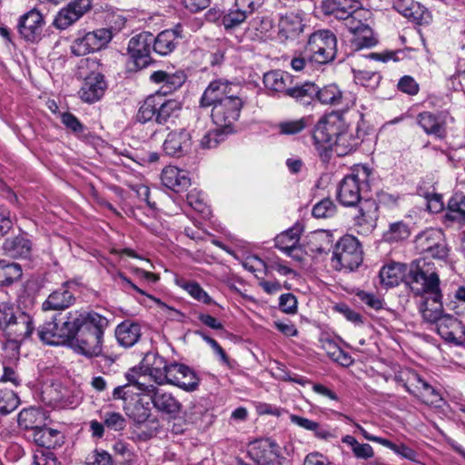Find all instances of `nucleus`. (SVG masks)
Masks as SVG:
<instances>
[{"mask_svg":"<svg viewBox=\"0 0 465 465\" xmlns=\"http://www.w3.org/2000/svg\"><path fill=\"white\" fill-rule=\"evenodd\" d=\"M290 420L292 423L306 430L313 431L314 436L318 439L327 440L333 437V434L328 430V428L307 418L295 414H291Z\"/></svg>","mask_w":465,"mask_h":465,"instance_id":"e433bc0d","label":"nucleus"},{"mask_svg":"<svg viewBox=\"0 0 465 465\" xmlns=\"http://www.w3.org/2000/svg\"><path fill=\"white\" fill-rule=\"evenodd\" d=\"M315 95L322 104H325L339 105L342 100V92L334 84L325 85L321 89L316 86Z\"/></svg>","mask_w":465,"mask_h":465,"instance_id":"79ce46f5","label":"nucleus"},{"mask_svg":"<svg viewBox=\"0 0 465 465\" xmlns=\"http://www.w3.org/2000/svg\"><path fill=\"white\" fill-rule=\"evenodd\" d=\"M115 337L122 346L132 347L141 337V327L138 323L122 322L115 330Z\"/></svg>","mask_w":465,"mask_h":465,"instance_id":"2f4dec72","label":"nucleus"},{"mask_svg":"<svg viewBox=\"0 0 465 465\" xmlns=\"http://www.w3.org/2000/svg\"><path fill=\"white\" fill-rule=\"evenodd\" d=\"M443 241V233L440 230L430 229L418 235L416 244L421 252H425L431 251L432 247H436Z\"/></svg>","mask_w":465,"mask_h":465,"instance_id":"ea45409f","label":"nucleus"},{"mask_svg":"<svg viewBox=\"0 0 465 465\" xmlns=\"http://www.w3.org/2000/svg\"><path fill=\"white\" fill-rule=\"evenodd\" d=\"M158 99H160V97L149 96L144 100L136 115L139 122L145 123L152 120L153 117L156 118L157 106L159 104Z\"/></svg>","mask_w":465,"mask_h":465,"instance_id":"8fccbe9b","label":"nucleus"},{"mask_svg":"<svg viewBox=\"0 0 465 465\" xmlns=\"http://www.w3.org/2000/svg\"><path fill=\"white\" fill-rule=\"evenodd\" d=\"M31 249L30 241L23 235L7 238L3 244L5 254L12 258H26L30 255Z\"/></svg>","mask_w":465,"mask_h":465,"instance_id":"7c9ffc66","label":"nucleus"},{"mask_svg":"<svg viewBox=\"0 0 465 465\" xmlns=\"http://www.w3.org/2000/svg\"><path fill=\"white\" fill-rule=\"evenodd\" d=\"M448 210L450 219L465 221V195L459 193L453 194L449 200Z\"/></svg>","mask_w":465,"mask_h":465,"instance_id":"de8ad7c7","label":"nucleus"},{"mask_svg":"<svg viewBox=\"0 0 465 465\" xmlns=\"http://www.w3.org/2000/svg\"><path fill=\"white\" fill-rule=\"evenodd\" d=\"M103 421L109 430L115 431L123 430L126 426L124 417L121 413L115 411L104 412L103 415Z\"/></svg>","mask_w":465,"mask_h":465,"instance_id":"13d9d810","label":"nucleus"},{"mask_svg":"<svg viewBox=\"0 0 465 465\" xmlns=\"http://www.w3.org/2000/svg\"><path fill=\"white\" fill-rule=\"evenodd\" d=\"M382 446L391 450L401 457L409 460L411 461H418V453L409 446L403 443H394L387 439L382 441Z\"/></svg>","mask_w":465,"mask_h":465,"instance_id":"5fc2aeb1","label":"nucleus"},{"mask_svg":"<svg viewBox=\"0 0 465 465\" xmlns=\"http://www.w3.org/2000/svg\"><path fill=\"white\" fill-rule=\"evenodd\" d=\"M109 28H99L90 32H79L71 45V52L75 56H83L105 47L112 40Z\"/></svg>","mask_w":465,"mask_h":465,"instance_id":"0eeeda50","label":"nucleus"},{"mask_svg":"<svg viewBox=\"0 0 465 465\" xmlns=\"http://www.w3.org/2000/svg\"><path fill=\"white\" fill-rule=\"evenodd\" d=\"M35 465H59L51 450H38L34 455Z\"/></svg>","mask_w":465,"mask_h":465,"instance_id":"e2e57ef3","label":"nucleus"},{"mask_svg":"<svg viewBox=\"0 0 465 465\" xmlns=\"http://www.w3.org/2000/svg\"><path fill=\"white\" fill-rule=\"evenodd\" d=\"M370 174L369 169L362 167L356 173L345 176L338 188V200L344 206H354L361 200L363 182Z\"/></svg>","mask_w":465,"mask_h":465,"instance_id":"9d476101","label":"nucleus"},{"mask_svg":"<svg viewBox=\"0 0 465 465\" xmlns=\"http://www.w3.org/2000/svg\"><path fill=\"white\" fill-rule=\"evenodd\" d=\"M361 134L358 126H350L340 114L331 113L317 123L312 138L315 144H328L342 157L356 150L361 143Z\"/></svg>","mask_w":465,"mask_h":465,"instance_id":"f03ea898","label":"nucleus"},{"mask_svg":"<svg viewBox=\"0 0 465 465\" xmlns=\"http://www.w3.org/2000/svg\"><path fill=\"white\" fill-rule=\"evenodd\" d=\"M420 311L426 322H435L437 324L443 316L441 299H439V301H431L430 298H426L420 303Z\"/></svg>","mask_w":465,"mask_h":465,"instance_id":"a19ab883","label":"nucleus"},{"mask_svg":"<svg viewBox=\"0 0 465 465\" xmlns=\"http://www.w3.org/2000/svg\"><path fill=\"white\" fill-rule=\"evenodd\" d=\"M18 396L11 390L0 389V413L8 414L19 405Z\"/></svg>","mask_w":465,"mask_h":465,"instance_id":"603ef678","label":"nucleus"},{"mask_svg":"<svg viewBox=\"0 0 465 465\" xmlns=\"http://www.w3.org/2000/svg\"><path fill=\"white\" fill-rule=\"evenodd\" d=\"M128 381L127 385L135 387L140 394L150 396L156 389V384L150 383L153 381L147 371H143L140 367L131 369L125 375Z\"/></svg>","mask_w":465,"mask_h":465,"instance_id":"c756f323","label":"nucleus"},{"mask_svg":"<svg viewBox=\"0 0 465 465\" xmlns=\"http://www.w3.org/2000/svg\"><path fill=\"white\" fill-rule=\"evenodd\" d=\"M398 88L410 95H415L419 92V84L414 78L410 75H405L400 79Z\"/></svg>","mask_w":465,"mask_h":465,"instance_id":"0e129e2a","label":"nucleus"},{"mask_svg":"<svg viewBox=\"0 0 465 465\" xmlns=\"http://www.w3.org/2000/svg\"><path fill=\"white\" fill-rule=\"evenodd\" d=\"M316 94V85L312 83H306L302 86H288L285 94L306 104Z\"/></svg>","mask_w":465,"mask_h":465,"instance_id":"37998d69","label":"nucleus"},{"mask_svg":"<svg viewBox=\"0 0 465 465\" xmlns=\"http://www.w3.org/2000/svg\"><path fill=\"white\" fill-rule=\"evenodd\" d=\"M137 437L142 440H148L156 436L160 429V422L157 418H152L145 423L137 427Z\"/></svg>","mask_w":465,"mask_h":465,"instance_id":"4d7b16f0","label":"nucleus"},{"mask_svg":"<svg viewBox=\"0 0 465 465\" xmlns=\"http://www.w3.org/2000/svg\"><path fill=\"white\" fill-rule=\"evenodd\" d=\"M409 236V227L402 222L391 223L389 230L383 235L384 240L389 242L402 241Z\"/></svg>","mask_w":465,"mask_h":465,"instance_id":"3c124183","label":"nucleus"},{"mask_svg":"<svg viewBox=\"0 0 465 465\" xmlns=\"http://www.w3.org/2000/svg\"><path fill=\"white\" fill-rule=\"evenodd\" d=\"M305 128V124L302 119L286 121L279 124L280 133L283 134H296Z\"/></svg>","mask_w":465,"mask_h":465,"instance_id":"680f3d73","label":"nucleus"},{"mask_svg":"<svg viewBox=\"0 0 465 465\" xmlns=\"http://www.w3.org/2000/svg\"><path fill=\"white\" fill-rule=\"evenodd\" d=\"M158 102L156 122L160 124L173 123L174 119L180 114L182 109L181 103L174 99L166 100L163 103Z\"/></svg>","mask_w":465,"mask_h":465,"instance_id":"c9c22d12","label":"nucleus"},{"mask_svg":"<svg viewBox=\"0 0 465 465\" xmlns=\"http://www.w3.org/2000/svg\"><path fill=\"white\" fill-rule=\"evenodd\" d=\"M166 384L177 386L186 391H193L199 386V378L188 366L170 363Z\"/></svg>","mask_w":465,"mask_h":465,"instance_id":"ddd939ff","label":"nucleus"},{"mask_svg":"<svg viewBox=\"0 0 465 465\" xmlns=\"http://www.w3.org/2000/svg\"><path fill=\"white\" fill-rule=\"evenodd\" d=\"M31 436L39 447L45 449V450L54 449L62 443L61 433L57 430L47 427L34 428Z\"/></svg>","mask_w":465,"mask_h":465,"instance_id":"bb28decb","label":"nucleus"},{"mask_svg":"<svg viewBox=\"0 0 465 465\" xmlns=\"http://www.w3.org/2000/svg\"><path fill=\"white\" fill-rule=\"evenodd\" d=\"M39 414L40 412L35 409H25L21 411L18 414L19 426L26 430L30 429L33 432L34 428L39 427L35 425V419Z\"/></svg>","mask_w":465,"mask_h":465,"instance_id":"052dcab7","label":"nucleus"},{"mask_svg":"<svg viewBox=\"0 0 465 465\" xmlns=\"http://www.w3.org/2000/svg\"><path fill=\"white\" fill-rule=\"evenodd\" d=\"M321 347L326 351L330 359L341 366L348 367L352 364V358L332 340L329 338L321 339Z\"/></svg>","mask_w":465,"mask_h":465,"instance_id":"58836bf2","label":"nucleus"},{"mask_svg":"<svg viewBox=\"0 0 465 465\" xmlns=\"http://www.w3.org/2000/svg\"><path fill=\"white\" fill-rule=\"evenodd\" d=\"M249 454L259 465L280 464V448L270 439L254 441Z\"/></svg>","mask_w":465,"mask_h":465,"instance_id":"2eb2a0df","label":"nucleus"},{"mask_svg":"<svg viewBox=\"0 0 465 465\" xmlns=\"http://www.w3.org/2000/svg\"><path fill=\"white\" fill-rule=\"evenodd\" d=\"M161 180L165 187L177 193L186 189L191 184V180L185 172L174 166L165 167L162 172Z\"/></svg>","mask_w":465,"mask_h":465,"instance_id":"393cba45","label":"nucleus"},{"mask_svg":"<svg viewBox=\"0 0 465 465\" xmlns=\"http://www.w3.org/2000/svg\"><path fill=\"white\" fill-rule=\"evenodd\" d=\"M304 26L299 14L286 13L279 20V35L286 40H294L303 32Z\"/></svg>","mask_w":465,"mask_h":465,"instance_id":"b1692460","label":"nucleus"},{"mask_svg":"<svg viewBox=\"0 0 465 465\" xmlns=\"http://www.w3.org/2000/svg\"><path fill=\"white\" fill-rule=\"evenodd\" d=\"M356 4L353 0H323L322 9L325 15L345 20L355 10Z\"/></svg>","mask_w":465,"mask_h":465,"instance_id":"cd10ccee","label":"nucleus"},{"mask_svg":"<svg viewBox=\"0 0 465 465\" xmlns=\"http://www.w3.org/2000/svg\"><path fill=\"white\" fill-rule=\"evenodd\" d=\"M393 8L406 18L416 23H420L423 20L425 9L414 0H393Z\"/></svg>","mask_w":465,"mask_h":465,"instance_id":"f704fd0d","label":"nucleus"},{"mask_svg":"<svg viewBox=\"0 0 465 465\" xmlns=\"http://www.w3.org/2000/svg\"><path fill=\"white\" fill-rule=\"evenodd\" d=\"M170 364L157 353H146L140 363V369L147 371L156 385L166 384Z\"/></svg>","mask_w":465,"mask_h":465,"instance_id":"dca6fc26","label":"nucleus"},{"mask_svg":"<svg viewBox=\"0 0 465 465\" xmlns=\"http://www.w3.org/2000/svg\"><path fill=\"white\" fill-rule=\"evenodd\" d=\"M107 84L103 74L99 73L88 75L79 92L83 101L93 104L102 98Z\"/></svg>","mask_w":465,"mask_h":465,"instance_id":"6ab92c4d","label":"nucleus"},{"mask_svg":"<svg viewBox=\"0 0 465 465\" xmlns=\"http://www.w3.org/2000/svg\"><path fill=\"white\" fill-rule=\"evenodd\" d=\"M437 325L438 333L448 341L459 343L464 334V327L460 321L451 315H443Z\"/></svg>","mask_w":465,"mask_h":465,"instance_id":"5701e85b","label":"nucleus"},{"mask_svg":"<svg viewBox=\"0 0 465 465\" xmlns=\"http://www.w3.org/2000/svg\"><path fill=\"white\" fill-rule=\"evenodd\" d=\"M150 79L155 84H162V89H164L163 93H172L183 85L186 75L182 71L174 73L155 71L151 74Z\"/></svg>","mask_w":465,"mask_h":465,"instance_id":"a878e982","label":"nucleus"},{"mask_svg":"<svg viewBox=\"0 0 465 465\" xmlns=\"http://www.w3.org/2000/svg\"><path fill=\"white\" fill-rule=\"evenodd\" d=\"M362 250L358 239L352 235H344L334 245L332 267L335 270L353 271L362 262Z\"/></svg>","mask_w":465,"mask_h":465,"instance_id":"423d86ee","label":"nucleus"},{"mask_svg":"<svg viewBox=\"0 0 465 465\" xmlns=\"http://www.w3.org/2000/svg\"><path fill=\"white\" fill-rule=\"evenodd\" d=\"M363 10H355L344 20L345 26L351 34H354L361 30V28L370 27L361 19Z\"/></svg>","mask_w":465,"mask_h":465,"instance_id":"bf43d9fd","label":"nucleus"},{"mask_svg":"<svg viewBox=\"0 0 465 465\" xmlns=\"http://www.w3.org/2000/svg\"><path fill=\"white\" fill-rule=\"evenodd\" d=\"M74 302V294L63 286L54 291L47 299L43 302L42 308L48 310H64L71 306Z\"/></svg>","mask_w":465,"mask_h":465,"instance_id":"c85d7f7f","label":"nucleus"},{"mask_svg":"<svg viewBox=\"0 0 465 465\" xmlns=\"http://www.w3.org/2000/svg\"><path fill=\"white\" fill-rule=\"evenodd\" d=\"M341 440L351 448L353 455L357 459L368 460L374 455L373 449L370 444L360 443L351 435L344 436Z\"/></svg>","mask_w":465,"mask_h":465,"instance_id":"49530a36","label":"nucleus"},{"mask_svg":"<svg viewBox=\"0 0 465 465\" xmlns=\"http://www.w3.org/2000/svg\"><path fill=\"white\" fill-rule=\"evenodd\" d=\"M62 123L74 133H82L84 129L79 120L70 113H64L61 116Z\"/></svg>","mask_w":465,"mask_h":465,"instance_id":"774afa93","label":"nucleus"},{"mask_svg":"<svg viewBox=\"0 0 465 465\" xmlns=\"http://www.w3.org/2000/svg\"><path fill=\"white\" fill-rule=\"evenodd\" d=\"M45 25L42 14L32 9L19 18L17 29L21 36L27 42H36L42 36Z\"/></svg>","mask_w":465,"mask_h":465,"instance_id":"4468645a","label":"nucleus"},{"mask_svg":"<svg viewBox=\"0 0 465 465\" xmlns=\"http://www.w3.org/2000/svg\"><path fill=\"white\" fill-rule=\"evenodd\" d=\"M408 284L416 296H424L431 301L442 298L440 289V277L425 262L413 263L409 271Z\"/></svg>","mask_w":465,"mask_h":465,"instance_id":"20e7f679","label":"nucleus"},{"mask_svg":"<svg viewBox=\"0 0 465 465\" xmlns=\"http://www.w3.org/2000/svg\"><path fill=\"white\" fill-rule=\"evenodd\" d=\"M400 378L404 381L405 389L423 403L428 405L440 406L442 399L440 393L415 371L405 370L401 371Z\"/></svg>","mask_w":465,"mask_h":465,"instance_id":"1a4fd4ad","label":"nucleus"},{"mask_svg":"<svg viewBox=\"0 0 465 465\" xmlns=\"http://www.w3.org/2000/svg\"><path fill=\"white\" fill-rule=\"evenodd\" d=\"M280 308L286 313H294L297 311V300L296 297L292 293H285L281 295Z\"/></svg>","mask_w":465,"mask_h":465,"instance_id":"69168bd1","label":"nucleus"},{"mask_svg":"<svg viewBox=\"0 0 465 465\" xmlns=\"http://www.w3.org/2000/svg\"><path fill=\"white\" fill-rule=\"evenodd\" d=\"M243 100L241 93L229 98H224L222 102L215 104L212 109V119L217 127L226 130L227 134L232 132V125L238 120L241 109L243 105Z\"/></svg>","mask_w":465,"mask_h":465,"instance_id":"6e6552de","label":"nucleus"},{"mask_svg":"<svg viewBox=\"0 0 465 465\" xmlns=\"http://www.w3.org/2000/svg\"><path fill=\"white\" fill-rule=\"evenodd\" d=\"M153 41V35L148 32L141 33L130 39L127 50L137 68L146 67L152 62L150 54Z\"/></svg>","mask_w":465,"mask_h":465,"instance_id":"f8f14e48","label":"nucleus"},{"mask_svg":"<svg viewBox=\"0 0 465 465\" xmlns=\"http://www.w3.org/2000/svg\"><path fill=\"white\" fill-rule=\"evenodd\" d=\"M302 227L293 226L289 230L280 233L275 238V246L283 251L286 254L292 256V252L296 250L300 242Z\"/></svg>","mask_w":465,"mask_h":465,"instance_id":"72a5a7b5","label":"nucleus"},{"mask_svg":"<svg viewBox=\"0 0 465 465\" xmlns=\"http://www.w3.org/2000/svg\"><path fill=\"white\" fill-rule=\"evenodd\" d=\"M90 6V0H76L70 3L58 13L54 20V25L60 29H65L89 10Z\"/></svg>","mask_w":465,"mask_h":465,"instance_id":"a211bd4d","label":"nucleus"},{"mask_svg":"<svg viewBox=\"0 0 465 465\" xmlns=\"http://www.w3.org/2000/svg\"><path fill=\"white\" fill-rule=\"evenodd\" d=\"M416 122L429 135L438 138H443L446 135L445 120L441 114L422 112L417 115Z\"/></svg>","mask_w":465,"mask_h":465,"instance_id":"4be33fe9","label":"nucleus"},{"mask_svg":"<svg viewBox=\"0 0 465 465\" xmlns=\"http://www.w3.org/2000/svg\"><path fill=\"white\" fill-rule=\"evenodd\" d=\"M226 130L217 127L214 130L207 132L200 141V145L203 149L216 147L224 139Z\"/></svg>","mask_w":465,"mask_h":465,"instance_id":"6e6d98bb","label":"nucleus"},{"mask_svg":"<svg viewBox=\"0 0 465 465\" xmlns=\"http://www.w3.org/2000/svg\"><path fill=\"white\" fill-rule=\"evenodd\" d=\"M149 397L153 408L160 412L175 417L181 411L182 404L179 401L172 393L160 389L158 386Z\"/></svg>","mask_w":465,"mask_h":465,"instance_id":"aec40b11","label":"nucleus"},{"mask_svg":"<svg viewBox=\"0 0 465 465\" xmlns=\"http://www.w3.org/2000/svg\"><path fill=\"white\" fill-rule=\"evenodd\" d=\"M292 77L286 72L281 70L270 71L263 75V84L271 91L284 93L291 85Z\"/></svg>","mask_w":465,"mask_h":465,"instance_id":"473e14b6","label":"nucleus"},{"mask_svg":"<svg viewBox=\"0 0 465 465\" xmlns=\"http://www.w3.org/2000/svg\"><path fill=\"white\" fill-rule=\"evenodd\" d=\"M248 15L250 14L243 8L234 6L223 15L222 23L226 30L234 29L245 22Z\"/></svg>","mask_w":465,"mask_h":465,"instance_id":"a18cd8bd","label":"nucleus"},{"mask_svg":"<svg viewBox=\"0 0 465 465\" xmlns=\"http://www.w3.org/2000/svg\"><path fill=\"white\" fill-rule=\"evenodd\" d=\"M192 146V137L184 129L168 134L163 143V151L171 156L180 157L188 153Z\"/></svg>","mask_w":465,"mask_h":465,"instance_id":"f3484780","label":"nucleus"},{"mask_svg":"<svg viewBox=\"0 0 465 465\" xmlns=\"http://www.w3.org/2000/svg\"><path fill=\"white\" fill-rule=\"evenodd\" d=\"M183 27L178 25L174 29L161 32L153 42V50L160 55H167L172 53L182 38Z\"/></svg>","mask_w":465,"mask_h":465,"instance_id":"412c9836","label":"nucleus"},{"mask_svg":"<svg viewBox=\"0 0 465 465\" xmlns=\"http://www.w3.org/2000/svg\"><path fill=\"white\" fill-rule=\"evenodd\" d=\"M350 42L353 50L369 48L376 44V40L373 37V32L371 27L361 28V31L351 34Z\"/></svg>","mask_w":465,"mask_h":465,"instance_id":"c03bdc74","label":"nucleus"},{"mask_svg":"<svg viewBox=\"0 0 465 465\" xmlns=\"http://www.w3.org/2000/svg\"><path fill=\"white\" fill-rule=\"evenodd\" d=\"M22 275L19 264L15 262H0V283L8 285L18 280Z\"/></svg>","mask_w":465,"mask_h":465,"instance_id":"09e8293b","label":"nucleus"},{"mask_svg":"<svg viewBox=\"0 0 465 465\" xmlns=\"http://www.w3.org/2000/svg\"><path fill=\"white\" fill-rule=\"evenodd\" d=\"M405 265L392 262L383 266L379 273L381 282L386 287L398 285L404 276Z\"/></svg>","mask_w":465,"mask_h":465,"instance_id":"4c0bfd02","label":"nucleus"},{"mask_svg":"<svg viewBox=\"0 0 465 465\" xmlns=\"http://www.w3.org/2000/svg\"><path fill=\"white\" fill-rule=\"evenodd\" d=\"M187 292L196 300L203 302L206 304L211 303V297L201 288L196 282H190L185 286Z\"/></svg>","mask_w":465,"mask_h":465,"instance_id":"338daca9","label":"nucleus"},{"mask_svg":"<svg viewBox=\"0 0 465 465\" xmlns=\"http://www.w3.org/2000/svg\"><path fill=\"white\" fill-rule=\"evenodd\" d=\"M337 53V39L330 30H318L311 34L304 48L308 61L325 64L331 62Z\"/></svg>","mask_w":465,"mask_h":465,"instance_id":"39448f33","label":"nucleus"},{"mask_svg":"<svg viewBox=\"0 0 465 465\" xmlns=\"http://www.w3.org/2000/svg\"><path fill=\"white\" fill-rule=\"evenodd\" d=\"M242 88L238 84L229 82L227 80L218 79L211 82L205 89L202 99L201 105L214 106L215 104L222 102L224 98H229L241 93Z\"/></svg>","mask_w":465,"mask_h":465,"instance_id":"9b49d317","label":"nucleus"},{"mask_svg":"<svg viewBox=\"0 0 465 465\" xmlns=\"http://www.w3.org/2000/svg\"><path fill=\"white\" fill-rule=\"evenodd\" d=\"M0 328L10 341L21 342L32 334L33 319L20 308L3 302L0 304Z\"/></svg>","mask_w":465,"mask_h":465,"instance_id":"7ed1b4c3","label":"nucleus"},{"mask_svg":"<svg viewBox=\"0 0 465 465\" xmlns=\"http://www.w3.org/2000/svg\"><path fill=\"white\" fill-rule=\"evenodd\" d=\"M108 326V319L94 311L74 310L55 315L40 326L37 334L46 344H67L75 352L93 358L102 355Z\"/></svg>","mask_w":465,"mask_h":465,"instance_id":"f257e3e1","label":"nucleus"},{"mask_svg":"<svg viewBox=\"0 0 465 465\" xmlns=\"http://www.w3.org/2000/svg\"><path fill=\"white\" fill-rule=\"evenodd\" d=\"M336 213V205L329 199L325 198L317 203L312 211L313 217L317 219H326L332 217Z\"/></svg>","mask_w":465,"mask_h":465,"instance_id":"864d4df0","label":"nucleus"}]
</instances>
